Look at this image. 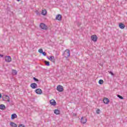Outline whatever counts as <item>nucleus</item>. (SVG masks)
Segmentation results:
<instances>
[{
	"mask_svg": "<svg viewBox=\"0 0 127 127\" xmlns=\"http://www.w3.org/2000/svg\"><path fill=\"white\" fill-rule=\"evenodd\" d=\"M64 56L65 58H68L70 56V50L67 49L66 51H64Z\"/></svg>",
	"mask_w": 127,
	"mask_h": 127,
	"instance_id": "1",
	"label": "nucleus"
},
{
	"mask_svg": "<svg viewBox=\"0 0 127 127\" xmlns=\"http://www.w3.org/2000/svg\"><path fill=\"white\" fill-rule=\"evenodd\" d=\"M5 61V62H7V63H9L11 62V57L10 56H5L4 57Z\"/></svg>",
	"mask_w": 127,
	"mask_h": 127,
	"instance_id": "2",
	"label": "nucleus"
},
{
	"mask_svg": "<svg viewBox=\"0 0 127 127\" xmlns=\"http://www.w3.org/2000/svg\"><path fill=\"white\" fill-rule=\"evenodd\" d=\"M57 90L58 92H63V91H64V88L62 85H59L57 87Z\"/></svg>",
	"mask_w": 127,
	"mask_h": 127,
	"instance_id": "3",
	"label": "nucleus"
},
{
	"mask_svg": "<svg viewBox=\"0 0 127 127\" xmlns=\"http://www.w3.org/2000/svg\"><path fill=\"white\" fill-rule=\"evenodd\" d=\"M91 40H92V41H94V42H96L98 40V37L96 35H92L91 37Z\"/></svg>",
	"mask_w": 127,
	"mask_h": 127,
	"instance_id": "4",
	"label": "nucleus"
},
{
	"mask_svg": "<svg viewBox=\"0 0 127 127\" xmlns=\"http://www.w3.org/2000/svg\"><path fill=\"white\" fill-rule=\"evenodd\" d=\"M40 27L42 29H44V30L47 29V26L44 23H41L40 25Z\"/></svg>",
	"mask_w": 127,
	"mask_h": 127,
	"instance_id": "5",
	"label": "nucleus"
},
{
	"mask_svg": "<svg viewBox=\"0 0 127 127\" xmlns=\"http://www.w3.org/2000/svg\"><path fill=\"white\" fill-rule=\"evenodd\" d=\"M30 87L32 89H36V88H37V84L35 83H32L30 85Z\"/></svg>",
	"mask_w": 127,
	"mask_h": 127,
	"instance_id": "6",
	"label": "nucleus"
},
{
	"mask_svg": "<svg viewBox=\"0 0 127 127\" xmlns=\"http://www.w3.org/2000/svg\"><path fill=\"white\" fill-rule=\"evenodd\" d=\"M35 92L36 94H38V95H41V94H42V90L40 88L37 89L35 90Z\"/></svg>",
	"mask_w": 127,
	"mask_h": 127,
	"instance_id": "7",
	"label": "nucleus"
},
{
	"mask_svg": "<svg viewBox=\"0 0 127 127\" xmlns=\"http://www.w3.org/2000/svg\"><path fill=\"white\" fill-rule=\"evenodd\" d=\"M80 122L81 123V124H86V123H87V119L84 117H82L80 120Z\"/></svg>",
	"mask_w": 127,
	"mask_h": 127,
	"instance_id": "8",
	"label": "nucleus"
},
{
	"mask_svg": "<svg viewBox=\"0 0 127 127\" xmlns=\"http://www.w3.org/2000/svg\"><path fill=\"white\" fill-rule=\"evenodd\" d=\"M50 103L52 106H56V101L54 99L50 100Z\"/></svg>",
	"mask_w": 127,
	"mask_h": 127,
	"instance_id": "9",
	"label": "nucleus"
},
{
	"mask_svg": "<svg viewBox=\"0 0 127 127\" xmlns=\"http://www.w3.org/2000/svg\"><path fill=\"white\" fill-rule=\"evenodd\" d=\"M103 103H104V104H106V105H108V104H109V103H110V100H109V99L106 98H104L103 99Z\"/></svg>",
	"mask_w": 127,
	"mask_h": 127,
	"instance_id": "10",
	"label": "nucleus"
},
{
	"mask_svg": "<svg viewBox=\"0 0 127 127\" xmlns=\"http://www.w3.org/2000/svg\"><path fill=\"white\" fill-rule=\"evenodd\" d=\"M119 27L121 29H124L126 27V26L125 25V24H124L123 23H120L119 24Z\"/></svg>",
	"mask_w": 127,
	"mask_h": 127,
	"instance_id": "11",
	"label": "nucleus"
},
{
	"mask_svg": "<svg viewBox=\"0 0 127 127\" xmlns=\"http://www.w3.org/2000/svg\"><path fill=\"white\" fill-rule=\"evenodd\" d=\"M56 19H57V20H60V21L62 19V16H61V15L58 14L56 16Z\"/></svg>",
	"mask_w": 127,
	"mask_h": 127,
	"instance_id": "12",
	"label": "nucleus"
},
{
	"mask_svg": "<svg viewBox=\"0 0 127 127\" xmlns=\"http://www.w3.org/2000/svg\"><path fill=\"white\" fill-rule=\"evenodd\" d=\"M49 60H50L52 62H55V59H54V56H51L49 58H48Z\"/></svg>",
	"mask_w": 127,
	"mask_h": 127,
	"instance_id": "13",
	"label": "nucleus"
},
{
	"mask_svg": "<svg viewBox=\"0 0 127 127\" xmlns=\"http://www.w3.org/2000/svg\"><path fill=\"white\" fill-rule=\"evenodd\" d=\"M17 118V115H16L15 114H12L11 116V120H14V119H16Z\"/></svg>",
	"mask_w": 127,
	"mask_h": 127,
	"instance_id": "14",
	"label": "nucleus"
},
{
	"mask_svg": "<svg viewBox=\"0 0 127 127\" xmlns=\"http://www.w3.org/2000/svg\"><path fill=\"white\" fill-rule=\"evenodd\" d=\"M10 126L11 127H17V125H16V124H15L13 122H10Z\"/></svg>",
	"mask_w": 127,
	"mask_h": 127,
	"instance_id": "15",
	"label": "nucleus"
},
{
	"mask_svg": "<svg viewBox=\"0 0 127 127\" xmlns=\"http://www.w3.org/2000/svg\"><path fill=\"white\" fill-rule=\"evenodd\" d=\"M54 113L56 114V115H60V111L58 109H56L54 110Z\"/></svg>",
	"mask_w": 127,
	"mask_h": 127,
	"instance_id": "16",
	"label": "nucleus"
},
{
	"mask_svg": "<svg viewBox=\"0 0 127 127\" xmlns=\"http://www.w3.org/2000/svg\"><path fill=\"white\" fill-rule=\"evenodd\" d=\"M5 106L3 104L0 105V110H5Z\"/></svg>",
	"mask_w": 127,
	"mask_h": 127,
	"instance_id": "17",
	"label": "nucleus"
},
{
	"mask_svg": "<svg viewBox=\"0 0 127 127\" xmlns=\"http://www.w3.org/2000/svg\"><path fill=\"white\" fill-rule=\"evenodd\" d=\"M47 14V11H46V9L42 10V15H46Z\"/></svg>",
	"mask_w": 127,
	"mask_h": 127,
	"instance_id": "18",
	"label": "nucleus"
},
{
	"mask_svg": "<svg viewBox=\"0 0 127 127\" xmlns=\"http://www.w3.org/2000/svg\"><path fill=\"white\" fill-rule=\"evenodd\" d=\"M12 75H16L17 74V71L14 69H13L12 71Z\"/></svg>",
	"mask_w": 127,
	"mask_h": 127,
	"instance_id": "19",
	"label": "nucleus"
},
{
	"mask_svg": "<svg viewBox=\"0 0 127 127\" xmlns=\"http://www.w3.org/2000/svg\"><path fill=\"white\" fill-rule=\"evenodd\" d=\"M98 83L100 85H103V84H104V80H103V79H100L98 81Z\"/></svg>",
	"mask_w": 127,
	"mask_h": 127,
	"instance_id": "20",
	"label": "nucleus"
},
{
	"mask_svg": "<svg viewBox=\"0 0 127 127\" xmlns=\"http://www.w3.org/2000/svg\"><path fill=\"white\" fill-rule=\"evenodd\" d=\"M45 64L47 66H50V63L48 61H45Z\"/></svg>",
	"mask_w": 127,
	"mask_h": 127,
	"instance_id": "21",
	"label": "nucleus"
},
{
	"mask_svg": "<svg viewBox=\"0 0 127 127\" xmlns=\"http://www.w3.org/2000/svg\"><path fill=\"white\" fill-rule=\"evenodd\" d=\"M5 96L7 102H9V97H8L7 95H5Z\"/></svg>",
	"mask_w": 127,
	"mask_h": 127,
	"instance_id": "22",
	"label": "nucleus"
},
{
	"mask_svg": "<svg viewBox=\"0 0 127 127\" xmlns=\"http://www.w3.org/2000/svg\"><path fill=\"white\" fill-rule=\"evenodd\" d=\"M117 97L118 98H119V99H121V100H124V97H123V96L120 95H118Z\"/></svg>",
	"mask_w": 127,
	"mask_h": 127,
	"instance_id": "23",
	"label": "nucleus"
},
{
	"mask_svg": "<svg viewBox=\"0 0 127 127\" xmlns=\"http://www.w3.org/2000/svg\"><path fill=\"white\" fill-rule=\"evenodd\" d=\"M39 53H41V54H42L43 53V50L42 49H40L39 50H38Z\"/></svg>",
	"mask_w": 127,
	"mask_h": 127,
	"instance_id": "24",
	"label": "nucleus"
},
{
	"mask_svg": "<svg viewBox=\"0 0 127 127\" xmlns=\"http://www.w3.org/2000/svg\"><path fill=\"white\" fill-rule=\"evenodd\" d=\"M100 112H101V110H100V109H97L96 110V114H97L98 115H100Z\"/></svg>",
	"mask_w": 127,
	"mask_h": 127,
	"instance_id": "25",
	"label": "nucleus"
},
{
	"mask_svg": "<svg viewBox=\"0 0 127 127\" xmlns=\"http://www.w3.org/2000/svg\"><path fill=\"white\" fill-rule=\"evenodd\" d=\"M18 127H25V126L22 124H20L19 125Z\"/></svg>",
	"mask_w": 127,
	"mask_h": 127,
	"instance_id": "26",
	"label": "nucleus"
},
{
	"mask_svg": "<svg viewBox=\"0 0 127 127\" xmlns=\"http://www.w3.org/2000/svg\"><path fill=\"white\" fill-rule=\"evenodd\" d=\"M44 56H46V53L45 52H43L42 53Z\"/></svg>",
	"mask_w": 127,
	"mask_h": 127,
	"instance_id": "27",
	"label": "nucleus"
},
{
	"mask_svg": "<svg viewBox=\"0 0 127 127\" xmlns=\"http://www.w3.org/2000/svg\"><path fill=\"white\" fill-rule=\"evenodd\" d=\"M33 79L35 80V81H38V79L35 77H34L33 78Z\"/></svg>",
	"mask_w": 127,
	"mask_h": 127,
	"instance_id": "28",
	"label": "nucleus"
},
{
	"mask_svg": "<svg viewBox=\"0 0 127 127\" xmlns=\"http://www.w3.org/2000/svg\"><path fill=\"white\" fill-rule=\"evenodd\" d=\"M110 73L111 74V75H114V73H113L112 71H110Z\"/></svg>",
	"mask_w": 127,
	"mask_h": 127,
	"instance_id": "29",
	"label": "nucleus"
},
{
	"mask_svg": "<svg viewBox=\"0 0 127 127\" xmlns=\"http://www.w3.org/2000/svg\"><path fill=\"white\" fill-rule=\"evenodd\" d=\"M0 57H3V55L0 54Z\"/></svg>",
	"mask_w": 127,
	"mask_h": 127,
	"instance_id": "30",
	"label": "nucleus"
},
{
	"mask_svg": "<svg viewBox=\"0 0 127 127\" xmlns=\"http://www.w3.org/2000/svg\"><path fill=\"white\" fill-rule=\"evenodd\" d=\"M1 98V94L0 93V99Z\"/></svg>",
	"mask_w": 127,
	"mask_h": 127,
	"instance_id": "31",
	"label": "nucleus"
},
{
	"mask_svg": "<svg viewBox=\"0 0 127 127\" xmlns=\"http://www.w3.org/2000/svg\"><path fill=\"white\" fill-rule=\"evenodd\" d=\"M17 1H20V0H16Z\"/></svg>",
	"mask_w": 127,
	"mask_h": 127,
	"instance_id": "32",
	"label": "nucleus"
},
{
	"mask_svg": "<svg viewBox=\"0 0 127 127\" xmlns=\"http://www.w3.org/2000/svg\"><path fill=\"white\" fill-rule=\"evenodd\" d=\"M37 14H38V13H37Z\"/></svg>",
	"mask_w": 127,
	"mask_h": 127,
	"instance_id": "33",
	"label": "nucleus"
}]
</instances>
